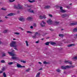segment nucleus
I'll use <instances>...</instances> for the list:
<instances>
[{
    "label": "nucleus",
    "instance_id": "obj_29",
    "mask_svg": "<svg viewBox=\"0 0 77 77\" xmlns=\"http://www.w3.org/2000/svg\"><path fill=\"white\" fill-rule=\"evenodd\" d=\"M72 59L75 60H77V56H75L72 58Z\"/></svg>",
    "mask_w": 77,
    "mask_h": 77
},
{
    "label": "nucleus",
    "instance_id": "obj_8",
    "mask_svg": "<svg viewBox=\"0 0 77 77\" xmlns=\"http://www.w3.org/2000/svg\"><path fill=\"white\" fill-rule=\"evenodd\" d=\"M75 44H72L69 45H67V47H74L75 46Z\"/></svg>",
    "mask_w": 77,
    "mask_h": 77
},
{
    "label": "nucleus",
    "instance_id": "obj_1",
    "mask_svg": "<svg viewBox=\"0 0 77 77\" xmlns=\"http://www.w3.org/2000/svg\"><path fill=\"white\" fill-rule=\"evenodd\" d=\"M10 47H14V49L16 50H18L17 49V45H16V42H12L10 44Z\"/></svg>",
    "mask_w": 77,
    "mask_h": 77
},
{
    "label": "nucleus",
    "instance_id": "obj_44",
    "mask_svg": "<svg viewBox=\"0 0 77 77\" xmlns=\"http://www.w3.org/2000/svg\"><path fill=\"white\" fill-rule=\"evenodd\" d=\"M14 33L16 35H19L20 34V33L17 32H14Z\"/></svg>",
    "mask_w": 77,
    "mask_h": 77
},
{
    "label": "nucleus",
    "instance_id": "obj_39",
    "mask_svg": "<svg viewBox=\"0 0 77 77\" xmlns=\"http://www.w3.org/2000/svg\"><path fill=\"white\" fill-rule=\"evenodd\" d=\"M26 33H32V32L30 31H26Z\"/></svg>",
    "mask_w": 77,
    "mask_h": 77
},
{
    "label": "nucleus",
    "instance_id": "obj_27",
    "mask_svg": "<svg viewBox=\"0 0 77 77\" xmlns=\"http://www.w3.org/2000/svg\"><path fill=\"white\" fill-rule=\"evenodd\" d=\"M5 70L6 67H4L2 69V70L3 71H5Z\"/></svg>",
    "mask_w": 77,
    "mask_h": 77
},
{
    "label": "nucleus",
    "instance_id": "obj_6",
    "mask_svg": "<svg viewBox=\"0 0 77 77\" xmlns=\"http://www.w3.org/2000/svg\"><path fill=\"white\" fill-rule=\"evenodd\" d=\"M52 21L51 20V19H49L48 21H47V23H48V24L49 25L52 24Z\"/></svg>",
    "mask_w": 77,
    "mask_h": 77
},
{
    "label": "nucleus",
    "instance_id": "obj_57",
    "mask_svg": "<svg viewBox=\"0 0 77 77\" xmlns=\"http://www.w3.org/2000/svg\"><path fill=\"white\" fill-rule=\"evenodd\" d=\"M3 72V71H0V74H2Z\"/></svg>",
    "mask_w": 77,
    "mask_h": 77
},
{
    "label": "nucleus",
    "instance_id": "obj_62",
    "mask_svg": "<svg viewBox=\"0 0 77 77\" xmlns=\"http://www.w3.org/2000/svg\"><path fill=\"white\" fill-rule=\"evenodd\" d=\"M49 38H50V37H47L46 38V39H49Z\"/></svg>",
    "mask_w": 77,
    "mask_h": 77
},
{
    "label": "nucleus",
    "instance_id": "obj_64",
    "mask_svg": "<svg viewBox=\"0 0 77 77\" xmlns=\"http://www.w3.org/2000/svg\"><path fill=\"white\" fill-rule=\"evenodd\" d=\"M3 22V20H0V22Z\"/></svg>",
    "mask_w": 77,
    "mask_h": 77
},
{
    "label": "nucleus",
    "instance_id": "obj_5",
    "mask_svg": "<svg viewBox=\"0 0 77 77\" xmlns=\"http://www.w3.org/2000/svg\"><path fill=\"white\" fill-rule=\"evenodd\" d=\"M63 9V8L62 7H60V12H61V13H65V12H66V11L64 10L63 9Z\"/></svg>",
    "mask_w": 77,
    "mask_h": 77
},
{
    "label": "nucleus",
    "instance_id": "obj_36",
    "mask_svg": "<svg viewBox=\"0 0 77 77\" xmlns=\"http://www.w3.org/2000/svg\"><path fill=\"white\" fill-rule=\"evenodd\" d=\"M56 71H57L58 72H60V71H61V70H60L59 69H57Z\"/></svg>",
    "mask_w": 77,
    "mask_h": 77
},
{
    "label": "nucleus",
    "instance_id": "obj_58",
    "mask_svg": "<svg viewBox=\"0 0 77 77\" xmlns=\"http://www.w3.org/2000/svg\"><path fill=\"white\" fill-rule=\"evenodd\" d=\"M38 63L40 64V65H41V64H42V63H41V62H38Z\"/></svg>",
    "mask_w": 77,
    "mask_h": 77
},
{
    "label": "nucleus",
    "instance_id": "obj_2",
    "mask_svg": "<svg viewBox=\"0 0 77 77\" xmlns=\"http://www.w3.org/2000/svg\"><path fill=\"white\" fill-rule=\"evenodd\" d=\"M14 8L15 9H23V5H21L20 4L18 5L17 6H14Z\"/></svg>",
    "mask_w": 77,
    "mask_h": 77
},
{
    "label": "nucleus",
    "instance_id": "obj_19",
    "mask_svg": "<svg viewBox=\"0 0 77 77\" xmlns=\"http://www.w3.org/2000/svg\"><path fill=\"white\" fill-rule=\"evenodd\" d=\"M14 62H9L8 63V64L9 65H12V64H14Z\"/></svg>",
    "mask_w": 77,
    "mask_h": 77
},
{
    "label": "nucleus",
    "instance_id": "obj_3",
    "mask_svg": "<svg viewBox=\"0 0 77 77\" xmlns=\"http://www.w3.org/2000/svg\"><path fill=\"white\" fill-rule=\"evenodd\" d=\"M36 35H38V36H40L41 35L40 34V33H38L37 32H36L35 33V34L34 35L32 36V38H33V39H35L36 38Z\"/></svg>",
    "mask_w": 77,
    "mask_h": 77
},
{
    "label": "nucleus",
    "instance_id": "obj_55",
    "mask_svg": "<svg viewBox=\"0 0 77 77\" xmlns=\"http://www.w3.org/2000/svg\"><path fill=\"white\" fill-rule=\"evenodd\" d=\"M3 44V42L0 41V44Z\"/></svg>",
    "mask_w": 77,
    "mask_h": 77
},
{
    "label": "nucleus",
    "instance_id": "obj_51",
    "mask_svg": "<svg viewBox=\"0 0 77 77\" xmlns=\"http://www.w3.org/2000/svg\"><path fill=\"white\" fill-rule=\"evenodd\" d=\"M21 68H25V66L21 65Z\"/></svg>",
    "mask_w": 77,
    "mask_h": 77
},
{
    "label": "nucleus",
    "instance_id": "obj_38",
    "mask_svg": "<svg viewBox=\"0 0 77 77\" xmlns=\"http://www.w3.org/2000/svg\"><path fill=\"white\" fill-rule=\"evenodd\" d=\"M15 0H9V1L10 2H15Z\"/></svg>",
    "mask_w": 77,
    "mask_h": 77
},
{
    "label": "nucleus",
    "instance_id": "obj_48",
    "mask_svg": "<svg viewBox=\"0 0 77 77\" xmlns=\"http://www.w3.org/2000/svg\"><path fill=\"white\" fill-rule=\"evenodd\" d=\"M33 26L34 27H36V24L35 23H34L33 24Z\"/></svg>",
    "mask_w": 77,
    "mask_h": 77
},
{
    "label": "nucleus",
    "instance_id": "obj_40",
    "mask_svg": "<svg viewBox=\"0 0 77 77\" xmlns=\"http://www.w3.org/2000/svg\"><path fill=\"white\" fill-rule=\"evenodd\" d=\"M1 63H6V62L5 61V60H2L1 61Z\"/></svg>",
    "mask_w": 77,
    "mask_h": 77
},
{
    "label": "nucleus",
    "instance_id": "obj_33",
    "mask_svg": "<svg viewBox=\"0 0 77 77\" xmlns=\"http://www.w3.org/2000/svg\"><path fill=\"white\" fill-rule=\"evenodd\" d=\"M7 32L8 30L6 29L4 31L3 33H7Z\"/></svg>",
    "mask_w": 77,
    "mask_h": 77
},
{
    "label": "nucleus",
    "instance_id": "obj_4",
    "mask_svg": "<svg viewBox=\"0 0 77 77\" xmlns=\"http://www.w3.org/2000/svg\"><path fill=\"white\" fill-rule=\"evenodd\" d=\"M13 51H14V50H13L11 52H8V53L9 54L10 56H15V54H14V53Z\"/></svg>",
    "mask_w": 77,
    "mask_h": 77
},
{
    "label": "nucleus",
    "instance_id": "obj_24",
    "mask_svg": "<svg viewBox=\"0 0 77 77\" xmlns=\"http://www.w3.org/2000/svg\"><path fill=\"white\" fill-rule=\"evenodd\" d=\"M30 68H29L25 70V72H29V71H30Z\"/></svg>",
    "mask_w": 77,
    "mask_h": 77
},
{
    "label": "nucleus",
    "instance_id": "obj_11",
    "mask_svg": "<svg viewBox=\"0 0 77 77\" xmlns=\"http://www.w3.org/2000/svg\"><path fill=\"white\" fill-rule=\"evenodd\" d=\"M64 62L66 63H69L70 65H72V62L69 61H65Z\"/></svg>",
    "mask_w": 77,
    "mask_h": 77
},
{
    "label": "nucleus",
    "instance_id": "obj_63",
    "mask_svg": "<svg viewBox=\"0 0 77 77\" xmlns=\"http://www.w3.org/2000/svg\"><path fill=\"white\" fill-rule=\"evenodd\" d=\"M5 18H6V19H7V18H8V17H5Z\"/></svg>",
    "mask_w": 77,
    "mask_h": 77
},
{
    "label": "nucleus",
    "instance_id": "obj_21",
    "mask_svg": "<svg viewBox=\"0 0 77 77\" xmlns=\"http://www.w3.org/2000/svg\"><path fill=\"white\" fill-rule=\"evenodd\" d=\"M51 45H55L56 43L55 42H50Z\"/></svg>",
    "mask_w": 77,
    "mask_h": 77
},
{
    "label": "nucleus",
    "instance_id": "obj_18",
    "mask_svg": "<svg viewBox=\"0 0 77 77\" xmlns=\"http://www.w3.org/2000/svg\"><path fill=\"white\" fill-rule=\"evenodd\" d=\"M50 8V6L49 5H48V6H45V9H49V8Z\"/></svg>",
    "mask_w": 77,
    "mask_h": 77
},
{
    "label": "nucleus",
    "instance_id": "obj_22",
    "mask_svg": "<svg viewBox=\"0 0 77 77\" xmlns=\"http://www.w3.org/2000/svg\"><path fill=\"white\" fill-rule=\"evenodd\" d=\"M32 18L31 17H29L27 18V20H28L29 21H30V20H31Z\"/></svg>",
    "mask_w": 77,
    "mask_h": 77
},
{
    "label": "nucleus",
    "instance_id": "obj_14",
    "mask_svg": "<svg viewBox=\"0 0 77 77\" xmlns=\"http://www.w3.org/2000/svg\"><path fill=\"white\" fill-rule=\"evenodd\" d=\"M11 59H13V60H17L18 59V58L15 57H11Z\"/></svg>",
    "mask_w": 77,
    "mask_h": 77
},
{
    "label": "nucleus",
    "instance_id": "obj_53",
    "mask_svg": "<svg viewBox=\"0 0 77 77\" xmlns=\"http://www.w3.org/2000/svg\"><path fill=\"white\" fill-rule=\"evenodd\" d=\"M35 43H36V44H38V43H39V41H38L35 42Z\"/></svg>",
    "mask_w": 77,
    "mask_h": 77
},
{
    "label": "nucleus",
    "instance_id": "obj_25",
    "mask_svg": "<svg viewBox=\"0 0 77 77\" xmlns=\"http://www.w3.org/2000/svg\"><path fill=\"white\" fill-rule=\"evenodd\" d=\"M66 66V69H67H67H69V68H71V66H68V65H67Z\"/></svg>",
    "mask_w": 77,
    "mask_h": 77
},
{
    "label": "nucleus",
    "instance_id": "obj_30",
    "mask_svg": "<svg viewBox=\"0 0 77 77\" xmlns=\"http://www.w3.org/2000/svg\"><path fill=\"white\" fill-rule=\"evenodd\" d=\"M73 31L75 32H77V28H74L73 30Z\"/></svg>",
    "mask_w": 77,
    "mask_h": 77
},
{
    "label": "nucleus",
    "instance_id": "obj_41",
    "mask_svg": "<svg viewBox=\"0 0 77 77\" xmlns=\"http://www.w3.org/2000/svg\"><path fill=\"white\" fill-rule=\"evenodd\" d=\"M21 62H22L23 63H26V61L21 60Z\"/></svg>",
    "mask_w": 77,
    "mask_h": 77
},
{
    "label": "nucleus",
    "instance_id": "obj_35",
    "mask_svg": "<svg viewBox=\"0 0 77 77\" xmlns=\"http://www.w3.org/2000/svg\"><path fill=\"white\" fill-rule=\"evenodd\" d=\"M50 42H47L45 44L46 45H49V44Z\"/></svg>",
    "mask_w": 77,
    "mask_h": 77
},
{
    "label": "nucleus",
    "instance_id": "obj_17",
    "mask_svg": "<svg viewBox=\"0 0 77 77\" xmlns=\"http://www.w3.org/2000/svg\"><path fill=\"white\" fill-rule=\"evenodd\" d=\"M61 68H62V69H66V66H61Z\"/></svg>",
    "mask_w": 77,
    "mask_h": 77
},
{
    "label": "nucleus",
    "instance_id": "obj_13",
    "mask_svg": "<svg viewBox=\"0 0 77 77\" xmlns=\"http://www.w3.org/2000/svg\"><path fill=\"white\" fill-rule=\"evenodd\" d=\"M54 23L55 26H57V25H59V22L55 21L54 22Z\"/></svg>",
    "mask_w": 77,
    "mask_h": 77
},
{
    "label": "nucleus",
    "instance_id": "obj_12",
    "mask_svg": "<svg viewBox=\"0 0 77 77\" xmlns=\"http://www.w3.org/2000/svg\"><path fill=\"white\" fill-rule=\"evenodd\" d=\"M19 20L20 21H24V18H22V17H20L19 18Z\"/></svg>",
    "mask_w": 77,
    "mask_h": 77
},
{
    "label": "nucleus",
    "instance_id": "obj_7",
    "mask_svg": "<svg viewBox=\"0 0 77 77\" xmlns=\"http://www.w3.org/2000/svg\"><path fill=\"white\" fill-rule=\"evenodd\" d=\"M39 17L40 19H41V20H42V19H43V18H44V19H45V18H46V16L45 15H44L43 16L42 15H40L39 16Z\"/></svg>",
    "mask_w": 77,
    "mask_h": 77
},
{
    "label": "nucleus",
    "instance_id": "obj_9",
    "mask_svg": "<svg viewBox=\"0 0 77 77\" xmlns=\"http://www.w3.org/2000/svg\"><path fill=\"white\" fill-rule=\"evenodd\" d=\"M45 23L44 21H42V23H41V25L42 27H44L45 26Z\"/></svg>",
    "mask_w": 77,
    "mask_h": 77
},
{
    "label": "nucleus",
    "instance_id": "obj_60",
    "mask_svg": "<svg viewBox=\"0 0 77 77\" xmlns=\"http://www.w3.org/2000/svg\"><path fill=\"white\" fill-rule=\"evenodd\" d=\"M44 39V38H42L41 39V40H42V41H43Z\"/></svg>",
    "mask_w": 77,
    "mask_h": 77
},
{
    "label": "nucleus",
    "instance_id": "obj_34",
    "mask_svg": "<svg viewBox=\"0 0 77 77\" xmlns=\"http://www.w3.org/2000/svg\"><path fill=\"white\" fill-rule=\"evenodd\" d=\"M3 76L4 77H6V74L5 73V72H4L3 73Z\"/></svg>",
    "mask_w": 77,
    "mask_h": 77
},
{
    "label": "nucleus",
    "instance_id": "obj_10",
    "mask_svg": "<svg viewBox=\"0 0 77 77\" xmlns=\"http://www.w3.org/2000/svg\"><path fill=\"white\" fill-rule=\"evenodd\" d=\"M62 18H64V17H68V15L66 14H63L62 16Z\"/></svg>",
    "mask_w": 77,
    "mask_h": 77
},
{
    "label": "nucleus",
    "instance_id": "obj_54",
    "mask_svg": "<svg viewBox=\"0 0 77 77\" xmlns=\"http://www.w3.org/2000/svg\"><path fill=\"white\" fill-rule=\"evenodd\" d=\"M30 28L31 29H33V26H31Z\"/></svg>",
    "mask_w": 77,
    "mask_h": 77
},
{
    "label": "nucleus",
    "instance_id": "obj_32",
    "mask_svg": "<svg viewBox=\"0 0 77 77\" xmlns=\"http://www.w3.org/2000/svg\"><path fill=\"white\" fill-rule=\"evenodd\" d=\"M25 42L26 44V46L28 47V46L29 45V44H28V42L27 41H25Z\"/></svg>",
    "mask_w": 77,
    "mask_h": 77
},
{
    "label": "nucleus",
    "instance_id": "obj_37",
    "mask_svg": "<svg viewBox=\"0 0 77 77\" xmlns=\"http://www.w3.org/2000/svg\"><path fill=\"white\" fill-rule=\"evenodd\" d=\"M74 38L75 39H76L77 38V34L74 35Z\"/></svg>",
    "mask_w": 77,
    "mask_h": 77
},
{
    "label": "nucleus",
    "instance_id": "obj_49",
    "mask_svg": "<svg viewBox=\"0 0 77 77\" xmlns=\"http://www.w3.org/2000/svg\"><path fill=\"white\" fill-rule=\"evenodd\" d=\"M66 8H67V9H70V7H69V6H67Z\"/></svg>",
    "mask_w": 77,
    "mask_h": 77
},
{
    "label": "nucleus",
    "instance_id": "obj_46",
    "mask_svg": "<svg viewBox=\"0 0 77 77\" xmlns=\"http://www.w3.org/2000/svg\"><path fill=\"white\" fill-rule=\"evenodd\" d=\"M1 9L2 10H3V11H6V9H5L3 8H1Z\"/></svg>",
    "mask_w": 77,
    "mask_h": 77
},
{
    "label": "nucleus",
    "instance_id": "obj_28",
    "mask_svg": "<svg viewBox=\"0 0 77 77\" xmlns=\"http://www.w3.org/2000/svg\"><path fill=\"white\" fill-rule=\"evenodd\" d=\"M28 2H30V3H33V2H35V0L31 1V0H29Z\"/></svg>",
    "mask_w": 77,
    "mask_h": 77
},
{
    "label": "nucleus",
    "instance_id": "obj_59",
    "mask_svg": "<svg viewBox=\"0 0 77 77\" xmlns=\"http://www.w3.org/2000/svg\"><path fill=\"white\" fill-rule=\"evenodd\" d=\"M26 6H27V7H28L29 8H30V6L27 5H26Z\"/></svg>",
    "mask_w": 77,
    "mask_h": 77
},
{
    "label": "nucleus",
    "instance_id": "obj_26",
    "mask_svg": "<svg viewBox=\"0 0 77 77\" xmlns=\"http://www.w3.org/2000/svg\"><path fill=\"white\" fill-rule=\"evenodd\" d=\"M40 72L38 73L37 74L36 77H39V75H40Z\"/></svg>",
    "mask_w": 77,
    "mask_h": 77
},
{
    "label": "nucleus",
    "instance_id": "obj_47",
    "mask_svg": "<svg viewBox=\"0 0 77 77\" xmlns=\"http://www.w3.org/2000/svg\"><path fill=\"white\" fill-rule=\"evenodd\" d=\"M49 16L51 17H53V15L51 14H49Z\"/></svg>",
    "mask_w": 77,
    "mask_h": 77
},
{
    "label": "nucleus",
    "instance_id": "obj_16",
    "mask_svg": "<svg viewBox=\"0 0 77 77\" xmlns=\"http://www.w3.org/2000/svg\"><path fill=\"white\" fill-rule=\"evenodd\" d=\"M21 65L19 63H18L17 64V68H21Z\"/></svg>",
    "mask_w": 77,
    "mask_h": 77
},
{
    "label": "nucleus",
    "instance_id": "obj_42",
    "mask_svg": "<svg viewBox=\"0 0 77 77\" xmlns=\"http://www.w3.org/2000/svg\"><path fill=\"white\" fill-rule=\"evenodd\" d=\"M2 57H4L5 56H6V54L3 53L2 55Z\"/></svg>",
    "mask_w": 77,
    "mask_h": 77
},
{
    "label": "nucleus",
    "instance_id": "obj_20",
    "mask_svg": "<svg viewBox=\"0 0 77 77\" xmlns=\"http://www.w3.org/2000/svg\"><path fill=\"white\" fill-rule=\"evenodd\" d=\"M59 36L61 37H63V36H65V35L64 34H59Z\"/></svg>",
    "mask_w": 77,
    "mask_h": 77
},
{
    "label": "nucleus",
    "instance_id": "obj_56",
    "mask_svg": "<svg viewBox=\"0 0 77 77\" xmlns=\"http://www.w3.org/2000/svg\"><path fill=\"white\" fill-rule=\"evenodd\" d=\"M49 30H51V31H54V30H53L51 29H50Z\"/></svg>",
    "mask_w": 77,
    "mask_h": 77
},
{
    "label": "nucleus",
    "instance_id": "obj_50",
    "mask_svg": "<svg viewBox=\"0 0 77 77\" xmlns=\"http://www.w3.org/2000/svg\"><path fill=\"white\" fill-rule=\"evenodd\" d=\"M31 13H34V12L33 11V10H32L30 11V12Z\"/></svg>",
    "mask_w": 77,
    "mask_h": 77
},
{
    "label": "nucleus",
    "instance_id": "obj_52",
    "mask_svg": "<svg viewBox=\"0 0 77 77\" xmlns=\"http://www.w3.org/2000/svg\"><path fill=\"white\" fill-rule=\"evenodd\" d=\"M30 10H31V9H28V11H29V12H30V11H30Z\"/></svg>",
    "mask_w": 77,
    "mask_h": 77
},
{
    "label": "nucleus",
    "instance_id": "obj_15",
    "mask_svg": "<svg viewBox=\"0 0 77 77\" xmlns=\"http://www.w3.org/2000/svg\"><path fill=\"white\" fill-rule=\"evenodd\" d=\"M77 24V23H72L70 24V26H74L75 25H76Z\"/></svg>",
    "mask_w": 77,
    "mask_h": 77
},
{
    "label": "nucleus",
    "instance_id": "obj_61",
    "mask_svg": "<svg viewBox=\"0 0 77 77\" xmlns=\"http://www.w3.org/2000/svg\"><path fill=\"white\" fill-rule=\"evenodd\" d=\"M42 68H41L39 70H42Z\"/></svg>",
    "mask_w": 77,
    "mask_h": 77
},
{
    "label": "nucleus",
    "instance_id": "obj_23",
    "mask_svg": "<svg viewBox=\"0 0 77 77\" xmlns=\"http://www.w3.org/2000/svg\"><path fill=\"white\" fill-rule=\"evenodd\" d=\"M14 15V14L11 13L8 14V16H13Z\"/></svg>",
    "mask_w": 77,
    "mask_h": 77
},
{
    "label": "nucleus",
    "instance_id": "obj_31",
    "mask_svg": "<svg viewBox=\"0 0 77 77\" xmlns=\"http://www.w3.org/2000/svg\"><path fill=\"white\" fill-rule=\"evenodd\" d=\"M43 64L46 65L47 64H48V63L45 61L43 62Z\"/></svg>",
    "mask_w": 77,
    "mask_h": 77
},
{
    "label": "nucleus",
    "instance_id": "obj_45",
    "mask_svg": "<svg viewBox=\"0 0 77 77\" xmlns=\"http://www.w3.org/2000/svg\"><path fill=\"white\" fill-rule=\"evenodd\" d=\"M19 29H20L21 30H24V29L21 27H19Z\"/></svg>",
    "mask_w": 77,
    "mask_h": 77
},
{
    "label": "nucleus",
    "instance_id": "obj_43",
    "mask_svg": "<svg viewBox=\"0 0 77 77\" xmlns=\"http://www.w3.org/2000/svg\"><path fill=\"white\" fill-rule=\"evenodd\" d=\"M74 67H75V66H72V65L70 66V68H74Z\"/></svg>",
    "mask_w": 77,
    "mask_h": 77
}]
</instances>
